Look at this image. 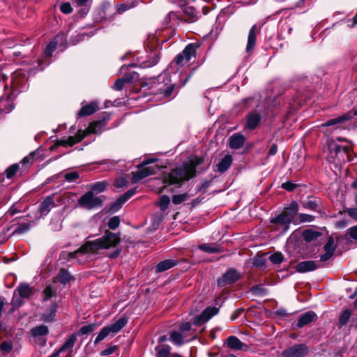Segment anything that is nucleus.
I'll return each instance as SVG.
<instances>
[{
  "label": "nucleus",
  "instance_id": "nucleus-17",
  "mask_svg": "<svg viewBox=\"0 0 357 357\" xmlns=\"http://www.w3.org/2000/svg\"><path fill=\"white\" fill-rule=\"evenodd\" d=\"M227 347L234 350H245L248 346L241 342L237 337L231 335L226 340Z\"/></svg>",
  "mask_w": 357,
  "mask_h": 357
},
{
  "label": "nucleus",
  "instance_id": "nucleus-52",
  "mask_svg": "<svg viewBox=\"0 0 357 357\" xmlns=\"http://www.w3.org/2000/svg\"><path fill=\"white\" fill-rule=\"evenodd\" d=\"M61 11L64 14H70L73 12V8L70 3H63L60 6Z\"/></svg>",
  "mask_w": 357,
  "mask_h": 357
},
{
  "label": "nucleus",
  "instance_id": "nucleus-7",
  "mask_svg": "<svg viewBox=\"0 0 357 357\" xmlns=\"http://www.w3.org/2000/svg\"><path fill=\"white\" fill-rule=\"evenodd\" d=\"M329 150L334 162L339 163L341 162L342 160H344L343 155H342L343 154L346 155L348 161H351L352 160L351 153L352 152L353 149L351 146H342L335 143L331 142L329 144Z\"/></svg>",
  "mask_w": 357,
  "mask_h": 357
},
{
  "label": "nucleus",
  "instance_id": "nucleus-11",
  "mask_svg": "<svg viewBox=\"0 0 357 357\" xmlns=\"http://www.w3.org/2000/svg\"><path fill=\"white\" fill-rule=\"evenodd\" d=\"M307 353V347L303 344H296L283 351V357H304Z\"/></svg>",
  "mask_w": 357,
  "mask_h": 357
},
{
  "label": "nucleus",
  "instance_id": "nucleus-50",
  "mask_svg": "<svg viewBox=\"0 0 357 357\" xmlns=\"http://www.w3.org/2000/svg\"><path fill=\"white\" fill-rule=\"evenodd\" d=\"M55 295V292L53 291L50 286H47L43 291L44 300H50Z\"/></svg>",
  "mask_w": 357,
  "mask_h": 357
},
{
  "label": "nucleus",
  "instance_id": "nucleus-14",
  "mask_svg": "<svg viewBox=\"0 0 357 357\" xmlns=\"http://www.w3.org/2000/svg\"><path fill=\"white\" fill-rule=\"evenodd\" d=\"M55 206L54 195L47 196L40 204L38 211L41 215H46Z\"/></svg>",
  "mask_w": 357,
  "mask_h": 357
},
{
  "label": "nucleus",
  "instance_id": "nucleus-26",
  "mask_svg": "<svg viewBox=\"0 0 357 357\" xmlns=\"http://www.w3.org/2000/svg\"><path fill=\"white\" fill-rule=\"evenodd\" d=\"M14 292L20 296L21 298H28L32 294V289L28 284L22 283L15 289Z\"/></svg>",
  "mask_w": 357,
  "mask_h": 357
},
{
  "label": "nucleus",
  "instance_id": "nucleus-12",
  "mask_svg": "<svg viewBox=\"0 0 357 357\" xmlns=\"http://www.w3.org/2000/svg\"><path fill=\"white\" fill-rule=\"evenodd\" d=\"M218 309L215 307H208L206 308L201 314L197 316L194 319V324L196 326L202 325L208 321L212 317L217 314Z\"/></svg>",
  "mask_w": 357,
  "mask_h": 357
},
{
  "label": "nucleus",
  "instance_id": "nucleus-30",
  "mask_svg": "<svg viewBox=\"0 0 357 357\" xmlns=\"http://www.w3.org/2000/svg\"><path fill=\"white\" fill-rule=\"evenodd\" d=\"M171 349V347L169 345H158L155 347L156 357H170Z\"/></svg>",
  "mask_w": 357,
  "mask_h": 357
},
{
  "label": "nucleus",
  "instance_id": "nucleus-28",
  "mask_svg": "<svg viewBox=\"0 0 357 357\" xmlns=\"http://www.w3.org/2000/svg\"><path fill=\"white\" fill-rule=\"evenodd\" d=\"M231 162L232 157L230 155H225L217 165L218 171L220 172H225L229 168Z\"/></svg>",
  "mask_w": 357,
  "mask_h": 357
},
{
  "label": "nucleus",
  "instance_id": "nucleus-37",
  "mask_svg": "<svg viewBox=\"0 0 357 357\" xmlns=\"http://www.w3.org/2000/svg\"><path fill=\"white\" fill-rule=\"evenodd\" d=\"M70 274L64 269H61L57 275L58 280L62 284H66L71 280Z\"/></svg>",
  "mask_w": 357,
  "mask_h": 357
},
{
  "label": "nucleus",
  "instance_id": "nucleus-20",
  "mask_svg": "<svg viewBox=\"0 0 357 357\" xmlns=\"http://www.w3.org/2000/svg\"><path fill=\"white\" fill-rule=\"evenodd\" d=\"M319 266L314 261H304L298 263L296 266L297 271L305 273L317 269Z\"/></svg>",
  "mask_w": 357,
  "mask_h": 357
},
{
  "label": "nucleus",
  "instance_id": "nucleus-13",
  "mask_svg": "<svg viewBox=\"0 0 357 357\" xmlns=\"http://www.w3.org/2000/svg\"><path fill=\"white\" fill-rule=\"evenodd\" d=\"M351 120V115L344 114L342 116H337L334 119H331L323 123L321 125V127H329L332 126H335V128H343L342 124L347 121Z\"/></svg>",
  "mask_w": 357,
  "mask_h": 357
},
{
  "label": "nucleus",
  "instance_id": "nucleus-57",
  "mask_svg": "<svg viewBox=\"0 0 357 357\" xmlns=\"http://www.w3.org/2000/svg\"><path fill=\"white\" fill-rule=\"evenodd\" d=\"M345 211L349 217L357 221V208H349Z\"/></svg>",
  "mask_w": 357,
  "mask_h": 357
},
{
  "label": "nucleus",
  "instance_id": "nucleus-42",
  "mask_svg": "<svg viewBox=\"0 0 357 357\" xmlns=\"http://www.w3.org/2000/svg\"><path fill=\"white\" fill-rule=\"evenodd\" d=\"M19 169V165L17 164H13L6 170V177L11 178Z\"/></svg>",
  "mask_w": 357,
  "mask_h": 357
},
{
  "label": "nucleus",
  "instance_id": "nucleus-34",
  "mask_svg": "<svg viewBox=\"0 0 357 357\" xmlns=\"http://www.w3.org/2000/svg\"><path fill=\"white\" fill-rule=\"evenodd\" d=\"M320 236V232L312 229H307L303 233V238L308 242L317 239Z\"/></svg>",
  "mask_w": 357,
  "mask_h": 357
},
{
  "label": "nucleus",
  "instance_id": "nucleus-35",
  "mask_svg": "<svg viewBox=\"0 0 357 357\" xmlns=\"http://www.w3.org/2000/svg\"><path fill=\"white\" fill-rule=\"evenodd\" d=\"M98 326V324H96V323H93V324H88V325H85V326H83L80 328L77 335H89L90 333H91L92 332H93L96 328H97Z\"/></svg>",
  "mask_w": 357,
  "mask_h": 357
},
{
  "label": "nucleus",
  "instance_id": "nucleus-8",
  "mask_svg": "<svg viewBox=\"0 0 357 357\" xmlns=\"http://www.w3.org/2000/svg\"><path fill=\"white\" fill-rule=\"evenodd\" d=\"M154 162L153 159H147L143 161L141 164H139L137 167L139 169L137 172H132V178L131 181L133 183H138L142 179L152 175L155 173L156 169L155 167L150 166L146 167V165L153 163Z\"/></svg>",
  "mask_w": 357,
  "mask_h": 357
},
{
  "label": "nucleus",
  "instance_id": "nucleus-40",
  "mask_svg": "<svg viewBox=\"0 0 357 357\" xmlns=\"http://www.w3.org/2000/svg\"><path fill=\"white\" fill-rule=\"evenodd\" d=\"M169 203V197L167 195H162L160 199L158 206L160 207L161 211H165L168 208Z\"/></svg>",
  "mask_w": 357,
  "mask_h": 357
},
{
  "label": "nucleus",
  "instance_id": "nucleus-39",
  "mask_svg": "<svg viewBox=\"0 0 357 357\" xmlns=\"http://www.w3.org/2000/svg\"><path fill=\"white\" fill-rule=\"evenodd\" d=\"M199 248L208 253H218L220 252V249L216 246H212L208 244H202L199 245Z\"/></svg>",
  "mask_w": 357,
  "mask_h": 357
},
{
  "label": "nucleus",
  "instance_id": "nucleus-63",
  "mask_svg": "<svg viewBox=\"0 0 357 357\" xmlns=\"http://www.w3.org/2000/svg\"><path fill=\"white\" fill-rule=\"evenodd\" d=\"M332 256L333 255L325 252L324 255L320 256V260L324 262L327 261L332 257Z\"/></svg>",
  "mask_w": 357,
  "mask_h": 357
},
{
  "label": "nucleus",
  "instance_id": "nucleus-60",
  "mask_svg": "<svg viewBox=\"0 0 357 357\" xmlns=\"http://www.w3.org/2000/svg\"><path fill=\"white\" fill-rule=\"evenodd\" d=\"M243 313V310L241 308H238L231 315V320L234 321L236 320L241 314Z\"/></svg>",
  "mask_w": 357,
  "mask_h": 357
},
{
  "label": "nucleus",
  "instance_id": "nucleus-59",
  "mask_svg": "<svg viewBox=\"0 0 357 357\" xmlns=\"http://www.w3.org/2000/svg\"><path fill=\"white\" fill-rule=\"evenodd\" d=\"M135 192H136V188H133V189L128 190L127 192H126L125 194H123L121 196L123 198H124V200H126V202L130 197H131L133 195H135Z\"/></svg>",
  "mask_w": 357,
  "mask_h": 357
},
{
  "label": "nucleus",
  "instance_id": "nucleus-58",
  "mask_svg": "<svg viewBox=\"0 0 357 357\" xmlns=\"http://www.w3.org/2000/svg\"><path fill=\"white\" fill-rule=\"evenodd\" d=\"M349 235L352 239L357 241V225L349 228Z\"/></svg>",
  "mask_w": 357,
  "mask_h": 357
},
{
  "label": "nucleus",
  "instance_id": "nucleus-51",
  "mask_svg": "<svg viewBox=\"0 0 357 357\" xmlns=\"http://www.w3.org/2000/svg\"><path fill=\"white\" fill-rule=\"evenodd\" d=\"M12 349H13V344L10 342L3 341L1 342V344L0 345V349L3 351L6 352V354H8L9 352H10Z\"/></svg>",
  "mask_w": 357,
  "mask_h": 357
},
{
  "label": "nucleus",
  "instance_id": "nucleus-48",
  "mask_svg": "<svg viewBox=\"0 0 357 357\" xmlns=\"http://www.w3.org/2000/svg\"><path fill=\"white\" fill-rule=\"evenodd\" d=\"M17 294L14 292L13 298L12 299V305H13V310H14V308L18 307L21 306L23 303L22 298L20 296H17Z\"/></svg>",
  "mask_w": 357,
  "mask_h": 357
},
{
  "label": "nucleus",
  "instance_id": "nucleus-31",
  "mask_svg": "<svg viewBox=\"0 0 357 357\" xmlns=\"http://www.w3.org/2000/svg\"><path fill=\"white\" fill-rule=\"evenodd\" d=\"M98 108V105L96 103H91L89 105L83 106L79 112V116H89L93 114Z\"/></svg>",
  "mask_w": 357,
  "mask_h": 357
},
{
  "label": "nucleus",
  "instance_id": "nucleus-16",
  "mask_svg": "<svg viewBox=\"0 0 357 357\" xmlns=\"http://www.w3.org/2000/svg\"><path fill=\"white\" fill-rule=\"evenodd\" d=\"M261 121V115L257 112H250L247 115L245 130H252L255 129Z\"/></svg>",
  "mask_w": 357,
  "mask_h": 357
},
{
  "label": "nucleus",
  "instance_id": "nucleus-21",
  "mask_svg": "<svg viewBox=\"0 0 357 357\" xmlns=\"http://www.w3.org/2000/svg\"><path fill=\"white\" fill-rule=\"evenodd\" d=\"M188 337V335H184L180 331H172L170 333V340L171 341L176 345L181 346L185 342L190 341V340L186 339Z\"/></svg>",
  "mask_w": 357,
  "mask_h": 357
},
{
  "label": "nucleus",
  "instance_id": "nucleus-38",
  "mask_svg": "<svg viewBox=\"0 0 357 357\" xmlns=\"http://www.w3.org/2000/svg\"><path fill=\"white\" fill-rule=\"evenodd\" d=\"M107 183L105 181L96 182L92 184L91 190L89 192H102L106 190Z\"/></svg>",
  "mask_w": 357,
  "mask_h": 357
},
{
  "label": "nucleus",
  "instance_id": "nucleus-61",
  "mask_svg": "<svg viewBox=\"0 0 357 357\" xmlns=\"http://www.w3.org/2000/svg\"><path fill=\"white\" fill-rule=\"evenodd\" d=\"M126 183V181L123 178H119V179H117L115 183H114V185L117 188H121L122 186H123L125 185V183Z\"/></svg>",
  "mask_w": 357,
  "mask_h": 357
},
{
  "label": "nucleus",
  "instance_id": "nucleus-49",
  "mask_svg": "<svg viewBox=\"0 0 357 357\" xmlns=\"http://www.w3.org/2000/svg\"><path fill=\"white\" fill-rule=\"evenodd\" d=\"M184 13L190 16L192 21L197 20V12L193 7L188 6L185 8Z\"/></svg>",
  "mask_w": 357,
  "mask_h": 357
},
{
  "label": "nucleus",
  "instance_id": "nucleus-33",
  "mask_svg": "<svg viewBox=\"0 0 357 357\" xmlns=\"http://www.w3.org/2000/svg\"><path fill=\"white\" fill-rule=\"evenodd\" d=\"M132 79H134V77L131 75H126V77L121 79H118L114 82L113 89L116 91H121L124 86V84L130 82L132 80Z\"/></svg>",
  "mask_w": 357,
  "mask_h": 357
},
{
  "label": "nucleus",
  "instance_id": "nucleus-25",
  "mask_svg": "<svg viewBox=\"0 0 357 357\" xmlns=\"http://www.w3.org/2000/svg\"><path fill=\"white\" fill-rule=\"evenodd\" d=\"M174 88V84L166 83L158 87V89L156 90V93L158 95H162L164 98H168L172 95Z\"/></svg>",
  "mask_w": 357,
  "mask_h": 357
},
{
  "label": "nucleus",
  "instance_id": "nucleus-27",
  "mask_svg": "<svg viewBox=\"0 0 357 357\" xmlns=\"http://www.w3.org/2000/svg\"><path fill=\"white\" fill-rule=\"evenodd\" d=\"M57 310L56 303H52L48 310L42 314L41 319L45 321H52L54 319Z\"/></svg>",
  "mask_w": 357,
  "mask_h": 357
},
{
  "label": "nucleus",
  "instance_id": "nucleus-3",
  "mask_svg": "<svg viewBox=\"0 0 357 357\" xmlns=\"http://www.w3.org/2000/svg\"><path fill=\"white\" fill-rule=\"evenodd\" d=\"M298 208L297 203L292 202L280 214L271 220V229L280 230L282 233L287 231L294 215L297 213Z\"/></svg>",
  "mask_w": 357,
  "mask_h": 357
},
{
  "label": "nucleus",
  "instance_id": "nucleus-47",
  "mask_svg": "<svg viewBox=\"0 0 357 357\" xmlns=\"http://www.w3.org/2000/svg\"><path fill=\"white\" fill-rule=\"evenodd\" d=\"M29 229V223H23L21 225H19L15 229L13 232V235L15 234H21Z\"/></svg>",
  "mask_w": 357,
  "mask_h": 357
},
{
  "label": "nucleus",
  "instance_id": "nucleus-18",
  "mask_svg": "<svg viewBox=\"0 0 357 357\" xmlns=\"http://www.w3.org/2000/svg\"><path fill=\"white\" fill-rule=\"evenodd\" d=\"M317 318L316 314L312 311L306 312L303 314H302L298 320V322L296 324V326L298 328H302L305 326V325L311 323L312 321H314Z\"/></svg>",
  "mask_w": 357,
  "mask_h": 357
},
{
  "label": "nucleus",
  "instance_id": "nucleus-23",
  "mask_svg": "<svg viewBox=\"0 0 357 357\" xmlns=\"http://www.w3.org/2000/svg\"><path fill=\"white\" fill-rule=\"evenodd\" d=\"M177 264V261L174 259H165L157 264L155 268V273H162L170 269Z\"/></svg>",
  "mask_w": 357,
  "mask_h": 357
},
{
  "label": "nucleus",
  "instance_id": "nucleus-56",
  "mask_svg": "<svg viewBox=\"0 0 357 357\" xmlns=\"http://www.w3.org/2000/svg\"><path fill=\"white\" fill-rule=\"evenodd\" d=\"M297 185L290 181L284 183L282 188L288 191H292L296 188Z\"/></svg>",
  "mask_w": 357,
  "mask_h": 357
},
{
  "label": "nucleus",
  "instance_id": "nucleus-19",
  "mask_svg": "<svg viewBox=\"0 0 357 357\" xmlns=\"http://www.w3.org/2000/svg\"><path fill=\"white\" fill-rule=\"evenodd\" d=\"M245 142V137L241 133H235L229 138V146L234 149L242 147Z\"/></svg>",
  "mask_w": 357,
  "mask_h": 357
},
{
  "label": "nucleus",
  "instance_id": "nucleus-36",
  "mask_svg": "<svg viewBox=\"0 0 357 357\" xmlns=\"http://www.w3.org/2000/svg\"><path fill=\"white\" fill-rule=\"evenodd\" d=\"M336 244L335 243L334 238L332 236H330L328 239L327 243L324 247V251L326 253H328L331 255H334V252L336 249Z\"/></svg>",
  "mask_w": 357,
  "mask_h": 357
},
{
  "label": "nucleus",
  "instance_id": "nucleus-1",
  "mask_svg": "<svg viewBox=\"0 0 357 357\" xmlns=\"http://www.w3.org/2000/svg\"><path fill=\"white\" fill-rule=\"evenodd\" d=\"M121 241L119 234L107 231L105 235L92 241H88L75 252H63L61 257L63 259H75L79 256H84L89 252H96L101 249H109L116 247Z\"/></svg>",
  "mask_w": 357,
  "mask_h": 357
},
{
  "label": "nucleus",
  "instance_id": "nucleus-55",
  "mask_svg": "<svg viewBox=\"0 0 357 357\" xmlns=\"http://www.w3.org/2000/svg\"><path fill=\"white\" fill-rule=\"evenodd\" d=\"M117 348H118V347L116 345L111 346V347L102 350L100 352V355L103 356L110 355V354H113L117 349Z\"/></svg>",
  "mask_w": 357,
  "mask_h": 357
},
{
  "label": "nucleus",
  "instance_id": "nucleus-45",
  "mask_svg": "<svg viewBox=\"0 0 357 357\" xmlns=\"http://www.w3.org/2000/svg\"><path fill=\"white\" fill-rule=\"evenodd\" d=\"M125 202H126V200H124V198H123L122 196H121L119 198L117 199V200L113 204H112L109 210L113 212L116 211L120 208H121V206H123V204Z\"/></svg>",
  "mask_w": 357,
  "mask_h": 357
},
{
  "label": "nucleus",
  "instance_id": "nucleus-10",
  "mask_svg": "<svg viewBox=\"0 0 357 357\" xmlns=\"http://www.w3.org/2000/svg\"><path fill=\"white\" fill-rule=\"evenodd\" d=\"M239 278L240 273L234 268H230L218 280V285L222 287L236 282Z\"/></svg>",
  "mask_w": 357,
  "mask_h": 357
},
{
  "label": "nucleus",
  "instance_id": "nucleus-24",
  "mask_svg": "<svg viewBox=\"0 0 357 357\" xmlns=\"http://www.w3.org/2000/svg\"><path fill=\"white\" fill-rule=\"evenodd\" d=\"M49 333L48 327L45 325H40L33 327L30 331L31 336L34 338H42L45 337Z\"/></svg>",
  "mask_w": 357,
  "mask_h": 357
},
{
  "label": "nucleus",
  "instance_id": "nucleus-5",
  "mask_svg": "<svg viewBox=\"0 0 357 357\" xmlns=\"http://www.w3.org/2000/svg\"><path fill=\"white\" fill-rule=\"evenodd\" d=\"M127 323V318L121 317L114 323L105 326L98 334L95 339L94 344H96L99 343L109 335L113 337L116 333L119 332L126 325Z\"/></svg>",
  "mask_w": 357,
  "mask_h": 357
},
{
  "label": "nucleus",
  "instance_id": "nucleus-43",
  "mask_svg": "<svg viewBox=\"0 0 357 357\" xmlns=\"http://www.w3.org/2000/svg\"><path fill=\"white\" fill-rule=\"evenodd\" d=\"M188 198V195L187 193H184L182 195H174L172 197V202L174 204H180L183 202L186 201Z\"/></svg>",
  "mask_w": 357,
  "mask_h": 357
},
{
  "label": "nucleus",
  "instance_id": "nucleus-32",
  "mask_svg": "<svg viewBox=\"0 0 357 357\" xmlns=\"http://www.w3.org/2000/svg\"><path fill=\"white\" fill-rule=\"evenodd\" d=\"M63 37V35H58L56 36L54 40L50 42L48 45L46 47V49L45 50V54L47 56H51L53 52L56 50L57 44L59 41L60 38H62Z\"/></svg>",
  "mask_w": 357,
  "mask_h": 357
},
{
  "label": "nucleus",
  "instance_id": "nucleus-53",
  "mask_svg": "<svg viewBox=\"0 0 357 357\" xmlns=\"http://www.w3.org/2000/svg\"><path fill=\"white\" fill-rule=\"evenodd\" d=\"M64 178H66V181L72 182L79 178V174L76 172H71L66 173L64 176Z\"/></svg>",
  "mask_w": 357,
  "mask_h": 357
},
{
  "label": "nucleus",
  "instance_id": "nucleus-4",
  "mask_svg": "<svg viewBox=\"0 0 357 357\" xmlns=\"http://www.w3.org/2000/svg\"><path fill=\"white\" fill-rule=\"evenodd\" d=\"M105 126V122L104 121H98L96 122L91 123L87 129L82 130H79L78 132L75 136H70L66 139H62L59 142V144L63 146H72L74 144L79 142L82 139H84L88 134L93 133L98 134L100 133L103 127Z\"/></svg>",
  "mask_w": 357,
  "mask_h": 357
},
{
  "label": "nucleus",
  "instance_id": "nucleus-64",
  "mask_svg": "<svg viewBox=\"0 0 357 357\" xmlns=\"http://www.w3.org/2000/svg\"><path fill=\"white\" fill-rule=\"evenodd\" d=\"M20 212L14 206H11L8 211L7 213L10 215L11 216L18 213Z\"/></svg>",
  "mask_w": 357,
  "mask_h": 357
},
{
  "label": "nucleus",
  "instance_id": "nucleus-54",
  "mask_svg": "<svg viewBox=\"0 0 357 357\" xmlns=\"http://www.w3.org/2000/svg\"><path fill=\"white\" fill-rule=\"evenodd\" d=\"M299 220L301 222H310L314 220V217L311 215L301 213L299 215Z\"/></svg>",
  "mask_w": 357,
  "mask_h": 357
},
{
  "label": "nucleus",
  "instance_id": "nucleus-22",
  "mask_svg": "<svg viewBox=\"0 0 357 357\" xmlns=\"http://www.w3.org/2000/svg\"><path fill=\"white\" fill-rule=\"evenodd\" d=\"M257 25H253L250 29L248 37V43L246 46L247 52H250L253 50L257 40Z\"/></svg>",
  "mask_w": 357,
  "mask_h": 357
},
{
  "label": "nucleus",
  "instance_id": "nucleus-29",
  "mask_svg": "<svg viewBox=\"0 0 357 357\" xmlns=\"http://www.w3.org/2000/svg\"><path fill=\"white\" fill-rule=\"evenodd\" d=\"M180 332L184 335L190 336L189 338L190 340H194L196 337L195 331L191 328V324L190 322H185L180 326Z\"/></svg>",
  "mask_w": 357,
  "mask_h": 357
},
{
  "label": "nucleus",
  "instance_id": "nucleus-15",
  "mask_svg": "<svg viewBox=\"0 0 357 357\" xmlns=\"http://www.w3.org/2000/svg\"><path fill=\"white\" fill-rule=\"evenodd\" d=\"M77 333H73L59 349H58L56 351H55L48 357H59L61 353L64 352L67 350L71 351L77 340Z\"/></svg>",
  "mask_w": 357,
  "mask_h": 357
},
{
  "label": "nucleus",
  "instance_id": "nucleus-9",
  "mask_svg": "<svg viewBox=\"0 0 357 357\" xmlns=\"http://www.w3.org/2000/svg\"><path fill=\"white\" fill-rule=\"evenodd\" d=\"M197 45L195 43L188 44L181 53L178 54L174 62L177 65L183 66L188 63L192 56H195Z\"/></svg>",
  "mask_w": 357,
  "mask_h": 357
},
{
  "label": "nucleus",
  "instance_id": "nucleus-41",
  "mask_svg": "<svg viewBox=\"0 0 357 357\" xmlns=\"http://www.w3.org/2000/svg\"><path fill=\"white\" fill-rule=\"evenodd\" d=\"M351 315V312L349 310H344L340 317V324L341 326L345 325L349 320Z\"/></svg>",
  "mask_w": 357,
  "mask_h": 357
},
{
  "label": "nucleus",
  "instance_id": "nucleus-44",
  "mask_svg": "<svg viewBox=\"0 0 357 357\" xmlns=\"http://www.w3.org/2000/svg\"><path fill=\"white\" fill-rule=\"evenodd\" d=\"M120 224V218L119 216H114L111 218L107 223V225L111 229H116Z\"/></svg>",
  "mask_w": 357,
  "mask_h": 357
},
{
  "label": "nucleus",
  "instance_id": "nucleus-6",
  "mask_svg": "<svg viewBox=\"0 0 357 357\" xmlns=\"http://www.w3.org/2000/svg\"><path fill=\"white\" fill-rule=\"evenodd\" d=\"M105 199V196H96L93 192H87L78 199L79 205L88 210L100 207Z\"/></svg>",
  "mask_w": 357,
  "mask_h": 357
},
{
  "label": "nucleus",
  "instance_id": "nucleus-46",
  "mask_svg": "<svg viewBox=\"0 0 357 357\" xmlns=\"http://www.w3.org/2000/svg\"><path fill=\"white\" fill-rule=\"evenodd\" d=\"M269 259L273 264H279L282 262L284 257L281 253L276 252L271 255L269 257Z\"/></svg>",
  "mask_w": 357,
  "mask_h": 357
},
{
  "label": "nucleus",
  "instance_id": "nucleus-62",
  "mask_svg": "<svg viewBox=\"0 0 357 357\" xmlns=\"http://www.w3.org/2000/svg\"><path fill=\"white\" fill-rule=\"evenodd\" d=\"M317 205L314 202L309 201L305 204V207L312 210H314Z\"/></svg>",
  "mask_w": 357,
  "mask_h": 357
},
{
  "label": "nucleus",
  "instance_id": "nucleus-2",
  "mask_svg": "<svg viewBox=\"0 0 357 357\" xmlns=\"http://www.w3.org/2000/svg\"><path fill=\"white\" fill-rule=\"evenodd\" d=\"M204 162L203 158L195 157L190 162L184 163L182 166L176 167L170 173L163 175L165 183L174 185L187 181L196 175L195 168Z\"/></svg>",
  "mask_w": 357,
  "mask_h": 357
}]
</instances>
